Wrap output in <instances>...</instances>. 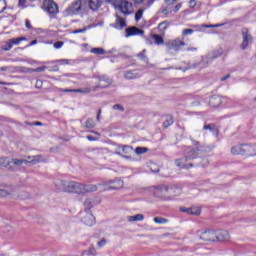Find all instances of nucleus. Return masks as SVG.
Masks as SVG:
<instances>
[{"mask_svg": "<svg viewBox=\"0 0 256 256\" xmlns=\"http://www.w3.org/2000/svg\"><path fill=\"white\" fill-rule=\"evenodd\" d=\"M147 45H161V36L157 34H151L149 38H146Z\"/></svg>", "mask_w": 256, "mask_h": 256, "instance_id": "nucleus-18", "label": "nucleus"}, {"mask_svg": "<svg viewBox=\"0 0 256 256\" xmlns=\"http://www.w3.org/2000/svg\"><path fill=\"white\" fill-rule=\"evenodd\" d=\"M11 163H13V165H16V167H21V165H23V163H25L27 165V159H17L14 158L12 159Z\"/></svg>", "mask_w": 256, "mask_h": 256, "instance_id": "nucleus-31", "label": "nucleus"}, {"mask_svg": "<svg viewBox=\"0 0 256 256\" xmlns=\"http://www.w3.org/2000/svg\"><path fill=\"white\" fill-rule=\"evenodd\" d=\"M25 3H27V0H19L18 5L19 7H21L22 9H25Z\"/></svg>", "mask_w": 256, "mask_h": 256, "instance_id": "nucleus-53", "label": "nucleus"}, {"mask_svg": "<svg viewBox=\"0 0 256 256\" xmlns=\"http://www.w3.org/2000/svg\"><path fill=\"white\" fill-rule=\"evenodd\" d=\"M91 53H93L94 55H105V49L103 48H92L90 50Z\"/></svg>", "mask_w": 256, "mask_h": 256, "instance_id": "nucleus-34", "label": "nucleus"}, {"mask_svg": "<svg viewBox=\"0 0 256 256\" xmlns=\"http://www.w3.org/2000/svg\"><path fill=\"white\" fill-rule=\"evenodd\" d=\"M96 123L93 118H88L85 122V128L86 129H94Z\"/></svg>", "mask_w": 256, "mask_h": 256, "instance_id": "nucleus-30", "label": "nucleus"}, {"mask_svg": "<svg viewBox=\"0 0 256 256\" xmlns=\"http://www.w3.org/2000/svg\"><path fill=\"white\" fill-rule=\"evenodd\" d=\"M108 185H111V186H109L106 189V191L123 189V186L125 185V182H123V180H121V179H116V180H113V181H109Z\"/></svg>", "mask_w": 256, "mask_h": 256, "instance_id": "nucleus-12", "label": "nucleus"}, {"mask_svg": "<svg viewBox=\"0 0 256 256\" xmlns=\"http://www.w3.org/2000/svg\"><path fill=\"white\" fill-rule=\"evenodd\" d=\"M91 204H92V202H91V199H86L85 201H84V205H85V207H88V208H85V209H91Z\"/></svg>", "mask_w": 256, "mask_h": 256, "instance_id": "nucleus-51", "label": "nucleus"}, {"mask_svg": "<svg viewBox=\"0 0 256 256\" xmlns=\"http://www.w3.org/2000/svg\"><path fill=\"white\" fill-rule=\"evenodd\" d=\"M47 69H49V71H59V66H48Z\"/></svg>", "mask_w": 256, "mask_h": 256, "instance_id": "nucleus-57", "label": "nucleus"}, {"mask_svg": "<svg viewBox=\"0 0 256 256\" xmlns=\"http://www.w3.org/2000/svg\"><path fill=\"white\" fill-rule=\"evenodd\" d=\"M244 155H248L249 157H253V155H256V145L255 144H243Z\"/></svg>", "mask_w": 256, "mask_h": 256, "instance_id": "nucleus-14", "label": "nucleus"}, {"mask_svg": "<svg viewBox=\"0 0 256 256\" xmlns=\"http://www.w3.org/2000/svg\"><path fill=\"white\" fill-rule=\"evenodd\" d=\"M147 151H149V148L146 147H136L135 149L137 155H143L144 153H147Z\"/></svg>", "mask_w": 256, "mask_h": 256, "instance_id": "nucleus-36", "label": "nucleus"}, {"mask_svg": "<svg viewBox=\"0 0 256 256\" xmlns=\"http://www.w3.org/2000/svg\"><path fill=\"white\" fill-rule=\"evenodd\" d=\"M193 33H195V30L191 28L184 29L182 32V36L185 37L186 35H193Z\"/></svg>", "mask_w": 256, "mask_h": 256, "instance_id": "nucleus-41", "label": "nucleus"}, {"mask_svg": "<svg viewBox=\"0 0 256 256\" xmlns=\"http://www.w3.org/2000/svg\"><path fill=\"white\" fill-rule=\"evenodd\" d=\"M225 24H214V25H202V27H205V29H211L213 27H223Z\"/></svg>", "mask_w": 256, "mask_h": 256, "instance_id": "nucleus-47", "label": "nucleus"}, {"mask_svg": "<svg viewBox=\"0 0 256 256\" xmlns=\"http://www.w3.org/2000/svg\"><path fill=\"white\" fill-rule=\"evenodd\" d=\"M97 191L95 184H81L75 181H68L66 193H77L78 195H85V193H93Z\"/></svg>", "mask_w": 256, "mask_h": 256, "instance_id": "nucleus-2", "label": "nucleus"}, {"mask_svg": "<svg viewBox=\"0 0 256 256\" xmlns=\"http://www.w3.org/2000/svg\"><path fill=\"white\" fill-rule=\"evenodd\" d=\"M196 5H197V2L195 0H190L189 1V7L191 9H194V7H196Z\"/></svg>", "mask_w": 256, "mask_h": 256, "instance_id": "nucleus-56", "label": "nucleus"}, {"mask_svg": "<svg viewBox=\"0 0 256 256\" xmlns=\"http://www.w3.org/2000/svg\"><path fill=\"white\" fill-rule=\"evenodd\" d=\"M13 49V45L11 44L10 40L5 44L3 47V51H11Z\"/></svg>", "mask_w": 256, "mask_h": 256, "instance_id": "nucleus-42", "label": "nucleus"}, {"mask_svg": "<svg viewBox=\"0 0 256 256\" xmlns=\"http://www.w3.org/2000/svg\"><path fill=\"white\" fill-rule=\"evenodd\" d=\"M125 31H126L125 37H133L135 35H144V33H145V31H143L135 26L126 28Z\"/></svg>", "mask_w": 256, "mask_h": 256, "instance_id": "nucleus-13", "label": "nucleus"}, {"mask_svg": "<svg viewBox=\"0 0 256 256\" xmlns=\"http://www.w3.org/2000/svg\"><path fill=\"white\" fill-rule=\"evenodd\" d=\"M106 3H109L110 5H113L114 7L117 6V0H106Z\"/></svg>", "mask_w": 256, "mask_h": 256, "instance_id": "nucleus-58", "label": "nucleus"}, {"mask_svg": "<svg viewBox=\"0 0 256 256\" xmlns=\"http://www.w3.org/2000/svg\"><path fill=\"white\" fill-rule=\"evenodd\" d=\"M104 0H85L86 8L91 11H99L101 5H103Z\"/></svg>", "mask_w": 256, "mask_h": 256, "instance_id": "nucleus-9", "label": "nucleus"}, {"mask_svg": "<svg viewBox=\"0 0 256 256\" xmlns=\"http://www.w3.org/2000/svg\"><path fill=\"white\" fill-rule=\"evenodd\" d=\"M161 25L162 26L165 25L164 27H162V30L165 31V29H167V27L169 26V22L164 21V22L161 23Z\"/></svg>", "mask_w": 256, "mask_h": 256, "instance_id": "nucleus-59", "label": "nucleus"}, {"mask_svg": "<svg viewBox=\"0 0 256 256\" xmlns=\"http://www.w3.org/2000/svg\"><path fill=\"white\" fill-rule=\"evenodd\" d=\"M154 223H161V218L160 217H155L154 218Z\"/></svg>", "mask_w": 256, "mask_h": 256, "instance_id": "nucleus-64", "label": "nucleus"}, {"mask_svg": "<svg viewBox=\"0 0 256 256\" xmlns=\"http://www.w3.org/2000/svg\"><path fill=\"white\" fill-rule=\"evenodd\" d=\"M181 193L182 190L179 186L162 185L161 187L162 201H171L174 197L181 195Z\"/></svg>", "mask_w": 256, "mask_h": 256, "instance_id": "nucleus-3", "label": "nucleus"}, {"mask_svg": "<svg viewBox=\"0 0 256 256\" xmlns=\"http://www.w3.org/2000/svg\"><path fill=\"white\" fill-rule=\"evenodd\" d=\"M74 93H82L83 95H86L87 93H91V88L74 89Z\"/></svg>", "mask_w": 256, "mask_h": 256, "instance_id": "nucleus-39", "label": "nucleus"}, {"mask_svg": "<svg viewBox=\"0 0 256 256\" xmlns=\"http://www.w3.org/2000/svg\"><path fill=\"white\" fill-rule=\"evenodd\" d=\"M232 155H244L243 144L233 146L231 149Z\"/></svg>", "mask_w": 256, "mask_h": 256, "instance_id": "nucleus-27", "label": "nucleus"}, {"mask_svg": "<svg viewBox=\"0 0 256 256\" xmlns=\"http://www.w3.org/2000/svg\"><path fill=\"white\" fill-rule=\"evenodd\" d=\"M176 2L177 0L164 1L166 7L162 10V14L165 15V17H171V13H173V5H175Z\"/></svg>", "mask_w": 256, "mask_h": 256, "instance_id": "nucleus-11", "label": "nucleus"}, {"mask_svg": "<svg viewBox=\"0 0 256 256\" xmlns=\"http://www.w3.org/2000/svg\"><path fill=\"white\" fill-rule=\"evenodd\" d=\"M98 247H105V245H107V239L102 238L101 241H98L97 243Z\"/></svg>", "mask_w": 256, "mask_h": 256, "instance_id": "nucleus-45", "label": "nucleus"}, {"mask_svg": "<svg viewBox=\"0 0 256 256\" xmlns=\"http://www.w3.org/2000/svg\"><path fill=\"white\" fill-rule=\"evenodd\" d=\"M231 78V75L230 74H227L226 76L222 77L220 79V81H227V79H230Z\"/></svg>", "mask_w": 256, "mask_h": 256, "instance_id": "nucleus-61", "label": "nucleus"}, {"mask_svg": "<svg viewBox=\"0 0 256 256\" xmlns=\"http://www.w3.org/2000/svg\"><path fill=\"white\" fill-rule=\"evenodd\" d=\"M43 5L49 15H57L59 13V6L53 0H44Z\"/></svg>", "mask_w": 256, "mask_h": 256, "instance_id": "nucleus-6", "label": "nucleus"}, {"mask_svg": "<svg viewBox=\"0 0 256 256\" xmlns=\"http://www.w3.org/2000/svg\"><path fill=\"white\" fill-rule=\"evenodd\" d=\"M64 42L63 41H57L54 43V48L55 49H61V47H63Z\"/></svg>", "mask_w": 256, "mask_h": 256, "instance_id": "nucleus-48", "label": "nucleus"}, {"mask_svg": "<svg viewBox=\"0 0 256 256\" xmlns=\"http://www.w3.org/2000/svg\"><path fill=\"white\" fill-rule=\"evenodd\" d=\"M163 121V129H169L173 123H175V120L173 119V115H164L162 116Z\"/></svg>", "mask_w": 256, "mask_h": 256, "instance_id": "nucleus-19", "label": "nucleus"}, {"mask_svg": "<svg viewBox=\"0 0 256 256\" xmlns=\"http://www.w3.org/2000/svg\"><path fill=\"white\" fill-rule=\"evenodd\" d=\"M126 219L127 221H129V223H133L137 221H143V219H145V216L143 214H136L134 216H127Z\"/></svg>", "mask_w": 256, "mask_h": 256, "instance_id": "nucleus-26", "label": "nucleus"}, {"mask_svg": "<svg viewBox=\"0 0 256 256\" xmlns=\"http://www.w3.org/2000/svg\"><path fill=\"white\" fill-rule=\"evenodd\" d=\"M42 157L43 156H41V155L27 156L26 157L27 164L32 163V165H37V163H41Z\"/></svg>", "mask_w": 256, "mask_h": 256, "instance_id": "nucleus-24", "label": "nucleus"}, {"mask_svg": "<svg viewBox=\"0 0 256 256\" xmlns=\"http://www.w3.org/2000/svg\"><path fill=\"white\" fill-rule=\"evenodd\" d=\"M168 47L174 51H179L181 47H185V43L182 40L175 39L168 43Z\"/></svg>", "mask_w": 256, "mask_h": 256, "instance_id": "nucleus-17", "label": "nucleus"}, {"mask_svg": "<svg viewBox=\"0 0 256 256\" xmlns=\"http://www.w3.org/2000/svg\"><path fill=\"white\" fill-rule=\"evenodd\" d=\"M113 109H114V111H121V112L125 111V108L123 106H121L120 104H115L113 106Z\"/></svg>", "mask_w": 256, "mask_h": 256, "instance_id": "nucleus-43", "label": "nucleus"}, {"mask_svg": "<svg viewBox=\"0 0 256 256\" xmlns=\"http://www.w3.org/2000/svg\"><path fill=\"white\" fill-rule=\"evenodd\" d=\"M190 215H201V208L199 207H191Z\"/></svg>", "mask_w": 256, "mask_h": 256, "instance_id": "nucleus-37", "label": "nucleus"}, {"mask_svg": "<svg viewBox=\"0 0 256 256\" xmlns=\"http://www.w3.org/2000/svg\"><path fill=\"white\" fill-rule=\"evenodd\" d=\"M10 165H11V161H9V158H0L1 167H5L7 169H11V171H14L15 169H13Z\"/></svg>", "mask_w": 256, "mask_h": 256, "instance_id": "nucleus-28", "label": "nucleus"}, {"mask_svg": "<svg viewBox=\"0 0 256 256\" xmlns=\"http://www.w3.org/2000/svg\"><path fill=\"white\" fill-rule=\"evenodd\" d=\"M182 7V4L181 3H178L175 7L172 6V13H177L180 11Z\"/></svg>", "mask_w": 256, "mask_h": 256, "instance_id": "nucleus-46", "label": "nucleus"}, {"mask_svg": "<svg viewBox=\"0 0 256 256\" xmlns=\"http://www.w3.org/2000/svg\"><path fill=\"white\" fill-rule=\"evenodd\" d=\"M117 10L122 13V15H131L133 13V3L127 1V0H122L118 2V4L115 6Z\"/></svg>", "mask_w": 256, "mask_h": 256, "instance_id": "nucleus-5", "label": "nucleus"}, {"mask_svg": "<svg viewBox=\"0 0 256 256\" xmlns=\"http://www.w3.org/2000/svg\"><path fill=\"white\" fill-rule=\"evenodd\" d=\"M98 79H99L100 83H99V85H97L95 87V89H97L99 87H100V89H107V87H109V85H111V78H109L106 75L100 76Z\"/></svg>", "mask_w": 256, "mask_h": 256, "instance_id": "nucleus-15", "label": "nucleus"}, {"mask_svg": "<svg viewBox=\"0 0 256 256\" xmlns=\"http://www.w3.org/2000/svg\"><path fill=\"white\" fill-rule=\"evenodd\" d=\"M21 41H27V38L25 37H20V38H14V39H10V43L13 45H19V43H21Z\"/></svg>", "mask_w": 256, "mask_h": 256, "instance_id": "nucleus-35", "label": "nucleus"}, {"mask_svg": "<svg viewBox=\"0 0 256 256\" xmlns=\"http://www.w3.org/2000/svg\"><path fill=\"white\" fill-rule=\"evenodd\" d=\"M68 185H69V181H65V180H56L55 181V187L59 191H64V193H67Z\"/></svg>", "mask_w": 256, "mask_h": 256, "instance_id": "nucleus-21", "label": "nucleus"}, {"mask_svg": "<svg viewBox=\"0 0 256 256\" xmlns=\"http://www.w3.org/2000/svg\"><path fill=\"white\" fill-rule=\"evenodd\" d=\"M119 149L122 150L124 155H129L130 153L133 152V147L129 146V145H122L119 146Z\"/></svg>", "mask_w": 256, "mask_h": 256, "instance_id": "nucleus-29", "label": "nucleus"}, {"mask_svg": "<svg viewBox=\"0 0 256 256\" xmlns=\"http://www.w3.org/2000/svg\"><path fill=\"white\" fill-rule=\"evenodd\" d=\"M186 51H197V47H188Z\"/></svg>", "mask_w": 256, "mask_h": 256, "instance_id": "nucleus-63", "label": "nucleus"}, {"mask_svg": "<svg viewBox=\"0 0 256 256\" xmlns=\"http://www.w3.org/2000/svg\"><path fill=\"white\" fill-rule=\"evenodd\" d=\"M146 53H147V50L144 49L138 54H136V57L140 59V61H143L144 63H146V65H149V58L147 57Z\"/></svg>", "mask_w": 256, "mask_h": 256, "instance_id": "nucleus-25", "label": "nucleus"}, {"mask_svg": "<svg viewBox=\"0 0 256 256\" xmlns=\"http://www.w3.org/2000/svg\"><path fill=\"white\" fill-rule=\"evenodd\" d=\"M85 31H87V28L74 30L73 33H74V35H77V33H85Z\"/></svg>", "mask_w": 256, "mask_h": 256, "instance_id": "nucleus-55", "label": "nucleus"}, {"mask_svg": "<svg viewBox=\"0 0 256 256\" xmlns=\"http://www.w3.org/2000/svg\"><path fill=\"white\" fill-rule=\"evenodd\" d=\"M202 241H217V233L213 230H206L200 234Z\"/></svg>", "mask_w": 256, "mask_h": 256, "instance_id": "nucleus-8", "label": "nucleus"}, {"mask_svg": "<svg viewBox=\"0 0 256 256\" xmlns=\"http://www.w3.org/2000/svg\"><path fill=\"white\" fill-rule=\"evenodd\" d=\"M152 173H159V167L156 168L155 164L150 166Z\"/></svg>", "mask_w": 256, "mask_h": 256, "instance_id": "nucleus-52", "label": "nucleus"}, {"mask_svg": "<svg viewBox=\"0 0 256 256\" xmlns=\"http://www.w3.org/2000/svg\"><path fill=\"white\" fill-rule=\"evenodd\" d=\"M47 69V66L38 67L35 69L36 73H43Z\"/></svg>", "mask_w": 256, "mask_h": 256, "instance_id": "nucleus-54", "label": "nucleus"}, {"mask_svg": "<svg viewBox=\"0 0 256 256\" xmlns=\"http://www.w3.org/2000/svg\"><path fill=\"white\" fill-rule=\"evenodd\" d=\"M124 27H127V23H125V19L119 15H116L115 28L124 29Z\"/></svg>", "mask_w": 256, "mask_h": 256, "instance_id": "nucleus-23", "label": "nucleus"}, {"mask_svg": "<svg viewBox=\"0 0 256 256\" xmlns=\"http://www.w3.org/2000/svg\"><path fill=\"white\" fill-rule=\"evenodd\" d=\"M29 125H35L36 127H41L43 125V123L37 121V122H33V123L29 124Z\"/></svg>", "mask_w": 256, "mask_h": 256, "instance_id": "nucleus-60", "label": "nucleus"}, {"mask_svg": "<svg viewBox=\"0 0 256 256\" xmlns=\"http://www.w3.org/2000/svg\"><path fill=\"white\" fill-rule=\"evenodd\" d=\"M86 215L82 217V223L87 227H93L95 225V216L89 212V209H85Z\"/></svg>", "mask_w": 256, "mask_h": 256, "instance_id": "nucleus-10", "label": "nucleus"}, {"mask_svg": "<svg viewBox=\"0 0 256 256\" xmlns=\"http://www.w3.org/2000/svg\"><path fill=\"white\" fill-rule=\"evenodd\" d=\"M13 187H10L9 190L0 189V197H7L8 195H13Z\"/></svg>", "mask_w": 256, "mask_h": 256, "instance_id": "nucleus-32", "label": "nucleus"}, {"mask_svg": "<svg viewBox=\"0 0 256 256\" xmlns=\"http://www.w3.org/2000/svg\"><path fill=\"white\" fill-rule=\"evenodd\" d=\"M143 9H139L136 13H135V21L139 22L141 21L142 17H143Z\"/></svg>", "mask_w": 256, "mask_h": 256, "instance_id": "nucleus-38", "label": "nucleus"}, {"mask_svg": "<svg viewBox=\"0 0 256 256\" xmlns=\"http://www.w3.org/2000/svg\"><path fill=\"white\" fill-rule=\"evenodd\" d=\"M59 91L61 93H75V89H63V88H60Z\"/></svg>", "mask_w": 256, "mask_h": 256, "instance_id": "nucleus-50", "label": "nucleus"}, {"mask_svg": "<svg viewBox=\"0 0 256 256\" xmlns=\"http://www.w3.org/2000/svg\"><path fill=\"white\" fill-rule=\"evenodd\" d=\"M242 39L243 41L240 48L242 49V51H245V49L249 47V43H253V36L249 34V29L242 28Z\"/></svg>", "mask_w": 256, "mask_h": 256, "instance_id": "nucleus-7", "label": "nucleus"}, {"mask_svg": "<svg viewBox=\"0 0 256 256\" xmlns=\"http://www.w3.org/2000/svg\"><path fill=\"white\" fill-rule=\"evenodd\" d=\"M180 211L182 213H187L188 215H191V208L181 207Z\"/></svg>", "mask_w": 256, "mask_h": 256, "instance_id": "nucleus-49", "label": "nucleus"}, {"mask_svg": "<svg viewBox=\"0 0 256 256\" xmlns=\"http://www.w3.org/2000/svg\"><path fill=\"white\" fill-rule=\"evenodd\" d=\"M52 63H60L61 65H68L69 64V60H67V59H60V60H55Z\"/></svg>", "mask_w": 256, "mask_h": 256, "instance_id": "nucleus-44", "label": "nucleus"}, {"mask_svg": "<svg viewBox=\"0 0 256 256\" xmlns=\"http://www.w3.org/2000/svg\"><path fill=\"white\" fill-rule=\"evenodd\" d=\"M203 129H204V131H207V130L208 131H215L216 126H215L214 123L206 124V125H204Z\"/></svg>", "mask_w": 256, "mask_h": 256, "instance_id": "nucleus-40", "label": "nucleus"}, {"mask_svg": "<svg viewBox=\"0 0 256 256\" xmlns=\"http://www.w3.org/2000/svg\"><path fill=\"white\" fill-rule=\"evenodd\" d=\"M221 97L219 95H213L209 100L210 107H219L221 105Z\"/></svg>", "mask_w": 256, "mask_h": 256, "instance_id": "nucleus-22", "label": "nucleus"}, {"mask_svg": "<svg viewBox=\"0 0 256 256\" xmlns=\"http://www.w3.org/2000/svg\"><path fill=\"white\" fill-rule=\"evenodd\" d=\"M70 11L74 15H81L82 13H85V11H87V4L85 0H77L73 2L70 6Z\"/></svg>", "mask_w": 256, "mask_h": 256, "instance_id": "nucleus-4", "label": "nucleus"}, {"mask_svg": "<svg viewBox=\"0 0 256 256\" xmlns=\"http://www.w3.org/2000/svg\"><path fill=\"white\" fill-rule=\"evenodd\" d=\"M137 77H141V72L139 70H128L124 72V78L131 80L137 79Z\"/></svg>", "mask_w": 256, "mask_h": 256, "instance_id": "nucleus-20", "label": "nucleus"}, {"mask_svg": "<svg viewBox=\"0 0 256 256\" xmlns=\"http://www.w3.org/2000/svg\"><path fill=\"white\" fill-rule=\"evenodd\" d=\"M207 149L204 146H197L196 149L188 147L184 152V158L176 159L175 165L180 169H189V167H193V164H185L187 161H192L193 159H197L201 153H204Z\"/></svg>", "mask_w": 256, "mask_h": 256, "instance_id": "nucleus-1", "label": "nucleus"}, {"mask_svg": "<svg viewBox=\"0 0 256 256\" xmlns=\"http://www.w3.org/2000/svg\"><path fill=\"white\" fill-rule=\"evenodd\" d=\"M25 25H26L27 29H31L32 28L31 22L29 20L25 21Z\"/></svg>", "mask_w": 256, "mask_h": 256, "instance_id": "nucleus-62", "label": "nucleus"}, {"mask_svg": "<svg viewBox=\"0 0 256 256\" xmlns=\"http://www.w3.org/2000/svg\"><path fill=\"white\" fill-rule=\"evenodd\" d=\"M229 239H231V235L227 230H220L216 233V241L225 242L229 241Z\"/></svg>", "mask_w": 256, "mask_h": 256, "instance_id": "nucleus-16", "label": "nucleus"}, {"mask_svg": "<svg viewBox=\"0 0 256 256\" xmlns=\"http://www.w3.org/2000/svg\"><path fill=\"white\" fill-rule=\"evenodd\" d=\"M219 56H207L202 58L201 63H206L207 65H209V63H212V61H215V59H218Z\"/></svg>", "mask_w": 256, "mask_h": 256, "instance_id": "nucleus-33", "label": "nucleus"}]
</instances>
